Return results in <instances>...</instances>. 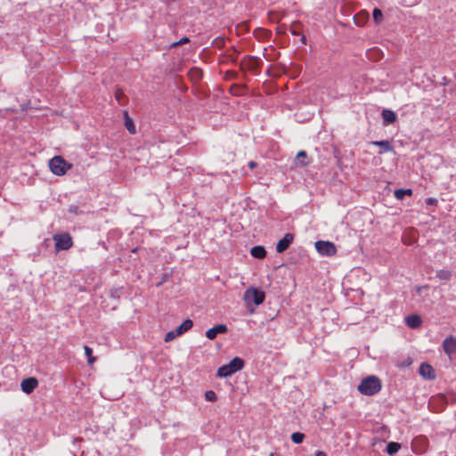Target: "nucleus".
Returning <instances> with one entry per match:
<instances>
[{"mask_svg": "<svg viewBox=\"0 0 456 456\" xmlns=\"http://www.w3.org/2000/svg\"><path fill=\"white\" fill-rule=\"evenodd\" d=\"M381 389V381L376 376L364 378L358 386V391L364 395H374Z\"/></svg>", "mask_w": 456, "mask_h": 456, "instance_id": "nucleus-1", "label": "nucleus"}, {"mask_svg": "<svg viewBox=\"0 0 456 456\" xmlns=\"http://www.w3.org/2000/svg\"><path fill=\"white\" fill-rule=\"evenodd\" d=\"M244 367V361L240 357H234L229 363L218 368L216 376L227 378L240 370Z\"/></svg>", "mask_w": 456, "mask_h": 456, "instance_id": "nucleus-2", "label": "nucleus"}, {"mask_svg": "<svg viewBox=\"0 0 456 456\" xmlns=\"http://www.w3.org/2000/svg\"><path fill=\"white\" fill-rule=\"evenodd\" d=\"M51 171L55 175H63L71 166L61 156H55L49 161Z\"/></svg>", "mask_w": 456, "mask_h": 456, "instance_id": "nucleus-3", "label": "nucleus"}, {"mask_svg": "<svg viewBox=\"0 0 456 456\" xmlns=\"http://www.w3.org/2000/svg\"><path fill=\"white\" fill-rule=\"evenodd\" d=\"M265 298V292L253 287L246 289L243 296V299L247 304L254 303L256 305H261Z\"/></svg>", "mask_w": 456, "mask_h": 456, "instance_id": "nucleus-4", "label": "nucleus"}, {"mask_svg": "<svg viewBox=\"0 0 456 456\" xmlns=\"http://www.w3.org/2000/svg\"><path fill=\"white\" fill-rule=\"evenodd\" d=\"M193 326V322L191 319H186L183 321L176 329L168 331L165 335V342H170L176 338L177 337L183 335L184 332L191 330Z\"/></svg>", "mask_w": 456, "mask_h": 456, "instance_id": "nucleus-5", "label": "nucleus"}, {"mask_svg": "<svg viewBox=\"0 0 456 456\" xmlns=\"http://www.w3.org/2000/svg\"><path fill=\"white\" fill-rule=\"evenodd\" d=\"M55 241V248L57 251L68 250L72 245V238L68 232L58 233L53 236Z\"/></svg>", "mask_w": 456, "mask_h": 456, "instance_id": "nucleus-6", "label": "nucleus"}, {"mask_svg": "<svg viewBox=\"0 0 456 456\" xmlns=\"http://www.w3.org/2000/svg\"><path fill=\"white\" fill-rule=\"evenodd\" d=\"M315 248L322 256H331L337 253L335 244L330 241L318 240L315 242Z\"/></svg>", "mask_w": 456, "mask_h": 456, "instance_id": "nucleus-7", "label": "nucleus"}, {"mask_svg": "<svg viewBox=\"0 0 456 456\" xmlns=\"http://www.w3.org/2000/svg\"><path fill=\"white\" fill-rule=\"evenodd\" d=\"M443 348L448 356L456 353V338L452 336L446 338L443 342Z\"/></svg>", "mask_w": 456, "mask_h": 456, "instance_id": "nucleus-8", "label": "nucleus"}, {"mask_svg": "<svg viewBox=\"0 0 456 456\" xmlns=\"http://www.w3.org/2000/svg\"><path fill=\"white\" fill-rule=\"evenodd\" d=\"M294 240V236L292 233H286L284 235V237L280 240L276 245V251L278 253H282L284 252L289 247V245L292 243Z\"/></svg>", "mask_w": 456, "mask_h": 456, "instance_id": "nucleus-9", "label": "nucleus"}, {"mask_svg": "<svg viewBox=\"0 0 456 456\" xmlns=\"http://www.w3.org/2000/svg\"><path fill=\"white\" fill-rule=\"evenodd\" d=\"M38 386V381L36 378H27L21 381V390L26 394H30Z\"/></svg>", "mask_w": 456, "mask_h": 456, "instance_id": "nucleus-10", "label": "nucleus"}, {"mask_svg": "<svg viewBox=\"0 0 456 456\" xmlns=\"http://www.w3.org/2000/svg\"><path fill=\"white\" fill-rule=\"evenodd\" d=\"M227 332V327L224 324H218L214 326L213 328L209 329L206 332V337L208 339H215L218 334H224Z\"/></svg>", "mask_w": 456, "mask_h": 456, "instance_id": "nucleus-11", "label": "nucleus"}, {"mask_svg": "<svg viewBox=\"0 0 456 456\" xmlns=\"http://www.w3.org/2000/svg\"><path fill=\"white\" fill-rule=\"evenodd\" d=\"M419 372L425 379H434L436 378L433 367L426 362L420 364Z\"/></svg>", "mask_w": 456, "mask_h": 456, "instance_id": "nucleus-12", "label": "nucleus"}, {"mask_svg": "<svg viewBox=\"0 0 456 456\" xmlns=\"http://www.w3.org/2000/svg\"><path fill=\"white\" fill-rule=\"evenodd\" d=\"M373 145L379 146L380 148L379 154H384L386 152L393 151L394 147L392 146L389 141H373L370 142Z\"/></svg>", "mask_w": 456, "mask_h": 456, "instance_id": "nucleus-13", "label": "nucleus"}, {"mask_svg": "<svg viewBox=\"0 0 456 456\" xmlns=\"http://www.w3.org/2000/svg\"><path fill=\"white\" fill-rule=\"evenodd\" d=\"M381 116L383 118L384 126H388V125L394 123L397 118L395 112L393 110H383Z\"/></svg>", "mask_w": 456, "mask_h": 456, "instance_id": "nucleus-14", "label": "nucleus"}, {"mask_svg": "<svg viewBox=\"0 0 456 456\" xmlns=\"http://www.w3.org/2000/svg\"><path fill=\"white\" fill-rule=\"evenodd\" d=\"M421 318L418 314H411L405 318V323L411 329H418L421 325Z\"/></svg>", "mask_w": 456, "mask_h": 456, "instance_id": "nucleus-15", "label": "nucleus"}, {"mask_svg": "<svg viewBox=\"0 0 456 456\" xmlns=\"http://www.w3.org/2000/svg\"><path fill=\"white\" fill-rule=\"evenodd\" d=\"M251 255L258 259H262L265 256L266 251L262 246H255L251 248Z\"/></svg>", "mask_w": 456, "mask_h": 456, "instance_id": "nucleus-16", "label": "nucleus"}, {"mask_svg": "<svg viewBox=\"0 0 456 456\" xmlns=\"http://www.w3.org/2000/svg\"><path fill=\"white\" fill-rule=\"evenodd\" d=\"M400 449H401V444L399 443L389 442L387 444L386 452L388 455L393 456L395 453H397Z\"/></svg>", "mask_w": 456, "mask_h": 456, "instance_id": "nucleus-17", "label": "nucleus"}, {"mask_svg": "<svg viewBox=\"0 0 456 456\" xmlns=\"http://www.w3.org/2000/svg\"><path fill=\"white\" fill-rule=\"evenodd\" d=\"M124 116H125L126 128L127 129V131L130 134H135L136 133L135 126H134L133 120L129 118L128 113L126 111L124 112Z\"/></svg>", "mask_w": 456, "mask_h": 456, "instance_id": "nucleus-18", "label": "nucleus"}, {"mask_svg": "<svg viewBox=\"0 0 456 456\" xmlns=\"http://www.w3.org/2000/svg\"><path fill=\"white\" fill-rule=\"evenodd\" d=\"M306 159V152L304 151H300L295 159V162L297 165L301 167H305L308 165V162L305 160Z\"/></svg>", "mask_w": 456, "mask_h": 456, "instance_id": "nucleus-19", "label": "nucleus"}, {"mask_svg": "<svg viewBox=\"0 0 456 456\" xmlns=\"http://www.w3.org/2000/svg\"><path fill=\"white\" fill-rule=\"evenodd\" d=\"M436 277L441 281H448L452 277V273L447 269L439 270L436 272Z\"/></svg>", "mask_w": 456, "mask_h": 456, "instance_id": "nucleus-20", "label": "nucleus"}, {"mask_svg": "<svg viewBox=\"0 0 456 456\" xmlns=\"http://www.w3.org/2000/svg\"><path fill=\"white\" fill-rule=\"evenodd\" d=\"M411 193H412V191L411 189H406V190L398 189V190H395L394 192L395 197L399 200H403L405 195H411Z\"/></svg>", "mask_w": 456, "mask_h": 456, "instance_id": "nucleus-21", "label": "nucleus"}, {"mask_svg": "<svg viewBox=\"0 0 456 456\" xmlns=\"http://www.w3.org/2000/svg\"><path fill=\"white\" fill-rule=\"evenodd\" d=\"M305 435L300 432H295L291 435V440L295 444H301L304 441Z\"/></svg>", "mask_w": 456, "mask_h": 456, "instance_id": "nucleus-22", "label": "nucleus"}, {"mask_svg": "<svg viewBox=\"0 0 456 456\" xmlns=\"http://www.w3.org/2000/svg\"><path fill=\"white\" fill-rule=\"evenodd\" d=\"M84 350H85V354L87 357L88 363L92 364L95 361V358L93 356L92 348H90L88 346H85Z\"/></svg>", "mask_w": 456, "mask_h": 456, "instance_id": "nucleus-23", "label": "nucleus"}, {"mask_svg": "<svg viewBox=\"0 0 456 456\" xmlns=\"http://www.w3.org/2000/svg\"><path fill=\"white\" fill-rule=\"evenodd\" d=\"M205 399L208 402H215L216 400V395L214 391L208 390L205 392Z\"/></svg>", "mask_w": 456, "mask_h": 456, "instance_id": "nucleus-24", "label": "nucleus"}, {"mask_svg": "<svg viewBox=\"0 0 456 456\" xmlns=\"http://www.w3.org/2000/svg\"><path fill=\"white\" fill-rule=\"evenodd\" d=\"M382 17H383L382 12L379 9L375 8L373 10V19L375 20V21L379 22L382 20Z\"/></svg>", "mask_w": 456, "mask_h": 456, "instance_id": "nucleus-25", "label": "nucleus"}, {"mask_svg": "<svg viewBox=\"0 0 456 456\" xmlns=\"http://www.w3.org/2000/svg\"><path fill=\"white\" fill-rule=\"evenodd\" d=\"M438 200L436 198H428L426 199V204L428 206H436Z\"/></svg>", "mask_w": 456, "mask_h": 456, "instance_id": "nucleus-26", "label": "nucleus"}, {"mask_svg": "<svg viewBox=\"0 0 456 456\" xmlns=\"http://www.w3.org/2000/svg\"><path fill=\"white\" fill-rule=\"evenodd\" d=\"M188 42H189V38L188 37H183L179 41L173 43V45L176 46V45H182V44H184V43H188Z\"/></svg>", "mask_w": 456, "mask_h": 456, "instance_id": "nucleus-27", "label": "nucleus"}, {"mask_svg": "<svg viewBox=\"0 0 456 456\" xmlns=\"http://www.w3.org/2000/svg\"><path fill=\"white\" fill-rule=\"evenodd\" d=\"M256 166H257V163H256V162H255V161H249V162H248V167H249L250 169H254Z\"/></svg>", "mask_w": 456, "mask_h": 456, "instance_id": "nucleus-28", "label": "nucleus"}, {"mask_svg": "<svg viewBox=\"0 0 456 456\" xmlns=\"http://www.w3.org/2000/svg\"><path fill=\"white\" fill-rule=\"evenodd\" d=\"M69 211L70 213H73V214H77V208L75 207V206H71L69 208Z\"/></svg>", "mask_w": 456, "mask_h": 456, "instance_id": "nucleus-29", "label": "nucleus"}, {"mask_svg": "<svg viewBox=\"0 0 456 456\" xmlns=\"http://www.w3.org/2000/svg\"><path fill=\"white\" fill-rule=\"evenodd\" d=\"M314 456H327V454L324 452H322V451H317L314 453Z\"/></svg>", "mask_w": 456, "mask_h": 456, "instance_id": "nucleus-30", "label": "nucleus"}, {"mask_svg": "<svg viewBox=\"0 0 456 456\" xmlns=\"http://www.w3.org/2000/svg\"><path fill=\"white\" fill-rule=\"evenodd\" d=\"M269 456H281V455L272 452Z\"/></svg>", "mask_w": 456, "mask_h": 456, "instance_id": "nucleus-31", "label": "nucleus"}, {"mask_svg": "<svg viewBox=\"0 0 456 456\" xmlns=\"http://www.w3.org/2000/svg\"><path fill=\"white\" fill-rule=\"evenodd\" d=\"M302 41H303V42H305V36H303V37H302Z\"/></svg>", "mask_w": 456, "mask_h": 456, "instance_id": "nucleus-32", "label": "nucleus"}]
</instances>
